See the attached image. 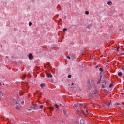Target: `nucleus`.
Wrapping results in <instances>:
<instances>
[{
    "instance_id": "nucleus-23",
    "label": "nucleus",
    "mask_w": 124,
    "mask_h": 124,
    "mask_svg": "<svg viewBox=\"0 0 124 124\" xmlns=\"http://www.w3.org/2000/svg\"><path fill=\"white\" fill-rule=\"evenodd\" d=\"M67 31V29L66 28H64V29H63V31Z\"/></svg>"
},
{
    "instance_id": "nucleus-22",
    "label": "nucleus",
    "mask_w": 124,
    "mask_h": 124,
    "mask_svg": "<svg viewBox=\"0 0 124 124\" xmlns=\"http://www.w3.org/2000/svg\"><path fill=\"white\" fill-rule=\"evenodd\" d=\"M32 25V23L31 22H29V26L31 27Z\"/></svg>"
},
{
    "instance_id": "nucleus-27",
    "label": "nucleus",
    "mask_w": 124,
    "mask_h": 124,
    "mask_svg": "<svg viewBox=\"0 0 124 124\" xmlns=\"http://www.w3.org/2000/svg\"><path fill=\"white\" fill-rule=\"evenodd\" d=\"M103 78H106V74L104 75Z\"/></svg>"
},
{
    "instance_id": "nucleus-31",
    "label": "nucleus",
    "mask_w": 124,
    "mask_h": 124,
    "mask_svg": "<svg viewBox=\"0 0 124 124\" xmlns=\"http://www.w3.org/2000/svg\"><path fill=\"white\" fill-rule=\"evenodd\" d=\"M95 68H98V65L96 66Z\"/></svg>"
},
{
    "instance_id": "nucleus-36",
    "label": "nucleus",
    "mask_w": 124,
    "mask_h": 124,
    "mask_svg": "<svg viewBox=\"0 0 124 124\" xmlns=\"http://www.w3.org/2000/svg\"><path fill=\"white\" fill-rule=\"evenodd\" d=\"M123 117H124V113H122Z\"/></svg>"
},
{
    "instance_id": "nucleus-5",
    "label": "nucleus",
    "mask_w": 124,
    "mask_h": 124,
    "mask_svg": "<svg viewBox=\"0 0 124 124\" xmlns=\"http://www.w3.org/2000/svg\"><path fill=\"white\" fill-rule=\"evenodd\" d=\"M40 87L42 88L43 89L44 88V87H45V83H41L40 85Z\"/></svg>"
},
{
    "instance_id": "nucleus-2",
    "label": "nucleus",
    "mask_w": 124,
    "mask_h": 124,
    "mask_svg": "<svg viewBox=\"0 0 124 124\" xmlns=\"http://www.w3.org/2000/svg\"><path fill=\"white\" fill-rule=\"evenodd\" d=\"M31 108H29V111H31V110H36V109L37 108V105L36 104H32L31 106L30 107Z\"/></svg>"
},
{
    "instance_id": "nucleus-26",
    "label": "nucleus",
    "mask_w": 124,
    "mask_h": 124,
    "mask_svg": "<svg viewBox=\"0 0 124 124\" xmlns=\"http://www.w3.org/2000/svg\"><path fill=\"white\" fill-rule=\"evenodd\" d=\"M67 58L68 59V60H70V57H69V56H67Z\"/></svg>"
},
{
    "instance_id": "nucleus-6",
    "label": "nucleus",
    "mask_w": 124,
    "mask_h": 124,
    "mask_svg": "<svg viewBox=\"0 0 124 124\" xmlns=\"http://www.w3.org/2000/svg\"><path fill=\"white\" fill-rule=\"evenodd\" d=\"M29 59H32V53H29Z\"/></svg>"
},
{
    "instance_id": "nucleus-11",
    "label": "nucleus",
    "mask_w": 124,
    "mask_h": 124,
    "mask_svg": "<svg viewBox=\"0 0 124 124\" xmlns=\"http://www.w3.org/2000/svg\"><path fill=\"white\" fill-rule=\"evenodd\" d=\"M101 81V78H99L98 79V81L97 82V84H100V81Z\"/></svg>"
},
{
    "instance_id": "nucleus-29",
    "label": "nucleus",
    "mask_w": 124,
    "mask_h": 124,
    "mask_svg": "<svg viewBox=\"0 0 124 124\" xmlns=\"http://www.w3.org/2000/svg\"><path fill=\"white\" fill-rule=\"evenodd\" d=\"M103 107H105V108H106V107H106V105H103Z\"/></svg>"
},
{
    "instance_id": "nucleus-20",
    "label": "nucleus",
    "mask_w": 124,
    "mask_h": 124,
    "mask_svg": "<svg viewBox=\"0 0 124 124\" xmlns=\"http://www.w3.org/2000/svg\"><path fill=\"white\" fill-rule=\"evenodd\" d=\"M99 70H100V71H101L102 72H103V68H100L99 69Z\"/></svg>"
},
{
    "instance_id": "nucleus-13",
    "label": "nucleus",
    "mask_w": 124,
    "mask_h": 124,
    "mask_svg": "<svg viewBox=\"0 0 124 124\" xmlns=\"http://www.w3.org/2000/svg\"><path fill=\"white\" fill-rule=\"evenodd\" d=\"M107 4H108V5H110V4H112V2H111V1H108V2H107Z\"/></svg>"
},
{
    "instance_id": "nucleus-1",
    "label": "nucleus",
    "mask_w": 124,
    "mask_h": 124,
    "mask_svg": "<svg viewBox=\"0 0 124 124\" xmlns=\"http://www.w3.org/2000/svg\"><path fill=\"white\" fill-rule=\"evenodd\" d=\"M87 87L89 88V89H92L93 88H94V87H95L94 81H91V83L90 81H89V82L87 83Z\"/></svg>"
},
{
    "instance_id": "nucleus-17",
    "label": "nucleus",
    "mask_w": 124,
    "mask_h": 124,
    "mask_svg": "<svg viewBox=\"0 0 124 124\" xmlns=\"http://www.w3.org/2000/svg\"><path fill=\"white\" fill-rule=\"evenodd\" d=\"M89 13L90 12H89V11H85V14H86V15H88Z\"/></svg>"
},
{
    "instance_id": "nucleus-7",
    "label": "nucleus",
    "mask_w": 124,
    "mask_h": 124,
    "mask_svg": "<svg viewBox=\"0 0 124 124\" xmlns=\"http://www.w3.org/2000/svg\"><path fill=\"white\" fill-rule=\"evenodd\" d=\"M21 107V106H16V108L17 110H20V107Z\"/></svg>"
},
{
    "instance_id": "nucleus-9",
    "label": "nucleus",
    "mask_w": 124,
    "mask_h": 124,
    "mask_svg": "<svg viewBox=\"0 0 124 124\" xmlns=\"http://www.w3.org/2000/svg\"><path fill=\"white\" fill-rule=\"evenodd\" d=\"M49 109L50 111H54V108L53 107H50L49 108Z\"/></svg>"
},
{
    "instance_id": "nucleus-39",
    "label": "nucleus",
    "mask_w": 124,
    "mask_h": 124,
    "mask_svg": "<svg viewBox=\"0 0 124 124\" xmlns=\"http://www.w3.org/2000/svg\"><path fill=\"white\" fill-rule=\"evenodd\" d=\"M57 112H59V110H58V109L56 110Z\"/></svg>"
},
{
    "instance_id": "nucleus-4",
    "label": "nucleus",
    "mask_w": 124,
    "mask_h": 124,
    "mask_svg": "<svg viewBox=\"0 0 124 124\" xmlns=\"http://www.w3.org/2000/svg\"><path fill=\"white\" fill-rule=\"evenodd\" d=\"M46 76H47V77H48V78H52V77H53V75H52L51 73H46Z\"/></svg>"
},
{
    "instance_id": "nucleus-28",
    "label": "nucleus",
    "mask_w": 124,
    "mask_h": 124,
    "mask_svg": "<svg viewBox=\"0 0 124 124\" xmlns=\"http://www.w3.org/2000/svg\"><path fill=\"white\" fill-rule=\"evenodd\" d=\"M116 105H121V104H120L119 103H117L116 104Z\"/></svg>"
},
{
    "instance_id": "nucleus-25",
    "label": "nucleus",
    "mask_w": 124,
    "mask_h": 124,
    "mask_svg": "<svg viewBox=\"0 0 124 124\" xmlns=\"http://www.w3.org/2000/svg\"><path fill=\"white\" fill-rule=\"evenodd\" d=\"M68 78H71V75H69L68 76Z\"/></svg>"
},
{
    "instance_id": "nucleus-42",
    "label": "nucleus",
    "mask_w": 124,
    "mask_h": 124,
    "mask_svg": "<svg viewBox=\"0 0 124 124\" xmlns=\"http://www.w3.org/2000/svg\"><path fill=\"white\" fill-rule=\"evenodd\" d=\"M72 60H73V59H72Z\"/></svg>"
},
{
    "instance_id": "nucleus-10",
    "label": "nucleus",
    "mask_w": 124,
    "mask_h": 124,
    "mask_svg": "<svg viewBox=\"0 0 124 124\" xmlns=\"http://www.w3.org/2000/svg\"><path fill=\"white\" fill-rule=\"evenodd\" d=\"M118 76L121 77L122 76V75H123V73L121 72H120L118 73Z\"/></svg>"
},
{
    "instance_id": "nucleus-3",
    "label": "nucleus",
    "mask_w": 124,
    "mask_h": 124,
    "mask_svg": "<svg viewBox=\"0 0 124 124\" xmlns=\"http://www.w3.org/2000/svg\"><path fill=\"white\" fill-rule=\"evenodd\" d=\"M107 83V82H106V81H104L103 82H102V84H103L102 85V87L103 88H106V83Z\"/></svg>"
},
{
    "instance_id": "nucleus-14",
    "label": "nucleus",
    "mask_w": 124,
    "mask_h": 124,
    "mask_svg": "<svg viewBox=\"0 0 124 124\" xmlns=\"http://www.w3.org/2000/svg\"><path fill=\"white\" fill-rule=\"evenodd\" d=\"M97 92H98L97 89H95V91L93 92V93H96Z\"/></svg>"
},
{
    "instance_id": "nucleus-18",
    "label": "nucleus",
    "mask_w": 124,
    "mask_h": 124,
    "mask_svg": "<svg viewBox=\"0 0 124 124\" xmlns=\"http://www.w3.org/2000/svg\"><path fill=\"white\" fill-rule=\"evenodd\" d=\"M109 87V88H112L113 87V83H110Z\"/></svg>"
},
{
    "instance_id": "nucleus-38",
    "label": "nucleus",
    "mask_w": 124,
    "mask_h": 124,
    "mask_svg": "<svg viewBox=\"0 0 124 124\" xmlns=\"http://www.w3.org/2000/svg\"><path fill=\"white\" fill-rule=\"evenodd\" d=\"M86 112L88 113V110H86Z\"/></svg>"
},
{
    "instance_id": "nucleus-34",
    "label": "nucleus",
    "mask_w": 124,
    "mask_h": 124,
    "mask_svg": "<svg viewBox=\"0 0 124 124\" xmlns=\"http://www.w3.org/2000/svg\"><path fill=\"white\" fill-rule=\"evenodd\" d=\"M74 85V83H72L71 85H72V86H73Z\"/></svg>"
},
{
    "instance_id": "nucleus-24",
    "label": "nucleus",
    "mask_w": 124,
    "mask_h": 124,
    "mask_svg": "<svg viewBox=\"0 0 124 124\" xmlns=\"http://www.w3.org/2000/svg\"><path fill=\"white\" fill-rule=\"evenodd\" d=\"M43 108V105H41L40 106V109H42Z\"/></svg>"
},
{
    "instance_id": "nucleus-41",
    "label": "nucleus",
    "mask_w": 124,
    "mask_h": 124,
    "mask_svg": "<svg viewBox=\"0 0 124 124\" xmlns=\"http://www.w3.org/2000/svg\"><path fill=\"white\" fill-rule=\"evenodd\" d=\"M0 100H1V98H0Z\"/></svg>"
},
{
    "instance_id": "nucleus-30",
    "label": "nucleus",
    "mask_w": 124,
    "mask_h": 124,
    "mask_svg": "<svg viewBox=\"0 0 124 124\" xmlns=\"http://www.w3.org/2000/svg\"><path fill=\"white\" fill-rule=\"evenodd\" d=\"M119 49H120V47L117 48V51H119Z\"/></svg>"
},
{
    "instance_id": "nucleus-35",
    "label": "nucleus",
    "mask_w": 124,
    "mask_h": 124,
    "mask_svg": "<svg viewBox=\"0 0 124 124\" xmlns=\"http://www.w3.org/2000/svg\"><path fill=\"white\" fill-rule=\"evenodd\" d=\"M74 107H77V106H76V105H74Z\"/></svg>"
},
{
    "instance_id": "nucleus-19",
    "label": "nucleus",
    "mask_w": 124,
    "mask_h": 124,
    "mask_svg": "<svg viewBox=\"0 0 124 124\" xmlns=\"http://www.w3.org/2000/svg\"><path fill=\"white\" fill-rule=\"evenodd\" d=\"M63 113L64 115L66 114V111L65 110H63Z\"/></svg>"
},
{
    "instance_id": "nucleus-12",
    "label": "nucleus",
    "mask_w": 124,
    "mask_h": 124,
    "mask_svg": "<svg viewBox=\"0 0 124 124\" xmlns=\"http://www.w3.org/2000/svg\"><path fill=\"white\" fill-rule=\"evenodd\" d=\"M78 112H79V110H76V114H78V116H79V117H81V115L79 114Z\"/></svg>"
},
{
    "instance_id": "nucleus-37",
    "label": "nucleus",
    "mask_w": 124,
    "mask_h": 124,
    "mask_svg": "<svg viewBox=\"0 0 124 124\" xmlns=\"http://www.w3.org/2000/svg\"><path fill=\"white\" fill-rule=\"evenodd\" d=\"M24 77H27V76H26V75H24Z\"/></svg>"
},
{
    "instance_id": "nucleus-40",
    "label": "nucleus",
    "mask_w": 124,
    "mask_h": 124,
    "mask_svg": "<svg viewBox=\"0 0 124 124\" xmlns=\"http://www.w3.org/2000/svg\"><path fill=\"white\" fill-rule=\"evenodd\" d=\"M0 86H1V83H0Z\"/></svg>"
},
{
    "instance_id": "nucleus-16",
    "label": "nucleus",
    "mask_w": 124,
    "mask_h": 124,
    "mask_svg": "<svg viewBox=\"0 0 124 124\" xmlns=\"http://www.w3.org/2000/svg\"><path fill=\"white\" fill-rule=\"evenodd\" d=\"M55 106L56 107V108H58V109H60V108L59 107V105L55 104Z\"/></svg>"
},
{
    "instance_id": "nucleus-8",
    "label": "nucleus",
    "mask_w": 124,
    "mask_h": 124,
    "mask_svg": "<svg viewBox=\"0 0 124 124\" xmlns=\"http://www.w3.org/2000/svg\"><path fill=\"white\" fill-rule=\"evenodd\" d=\"M111 104V103H108V102H106V105H107V106L108 107H109V106H110V105Z\"/></svg>"
},
{
    "instance_id": "nucleus-21",
    "label": "nucleus",
    "mask_w": 124,
    "mask_h": 124,
    "mask_svg": "<svg viewBox=\"0 0 124 124\" xmlns=\"http://www.w3.org/2000/svg\"><path fill=\"white\" fill-rule=\"evenodd\" d=\"M82 106L84 108H86L87 109V106H86V105H82Z\"/></svg>"
},
{
    "instance_id": "nucleus-15",
    "label": "nucleus",
    "mask_w": 124,
    "mask_h": 124,
    "mask_svg": "<svg viewBox=\"0 0 124 124\" xmlns=\"http://www.w3.org/2000/svg\"><path fill=\"white\" fill-rule=\"evenodd\" d=\"M0 96H3V94L2 93V92H0Z\"/></svg>"
},
{
    "instance_id": "nucleus-32",
    "label": "nucleus",
    "mask_w": 124,
    "mask_h": 124,
    "mask_svg": "<svg viewBox=\"0 0 124 124\" xmlns=\"http://www.w3.org/2000/svg\"><path fill=\"white\" fill-rule=\"evenodd\" d=\"M102 78V75H101V74H100V78Z\"/></svg>"
},
{
    "instance_id": "nucleus-33",
    "label": "nucleus",
    "mask_w": 124,
    "mask_h": 124,
    "mask_svg": "<svg viewBox=\"0 0 124 124\" xmlns=\"http://www.w3.org/2000/svg\"><path fill=\"white\" fill-rule=\"evenodd\" d=\"M94 57H93L92 58V60H94Z\"/></svg>"
}]
</instances>
